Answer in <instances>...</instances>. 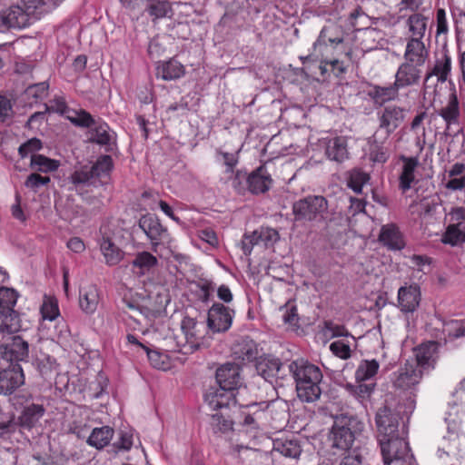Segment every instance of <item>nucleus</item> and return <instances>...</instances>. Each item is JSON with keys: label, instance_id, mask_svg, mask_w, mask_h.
I'll list each match as a JSON object with an SVG mask.
<instances>
[{"label": "nucleus", "instance_id": "f257e3e1", "mask_svg": "<svg viewBox=\"0 0 465 465\" xmlns=\"http://www.w3.org/2000/svg\"><path fill=\"white\" fill-rule=\"evenodd\" d=\"M217 388L211 387L204 394L205 402L213 409H227L236 403L235 392L242 385V368L235 362H225L215 371Z\"/></svg>", "mask_w": 465, "mask_h": 465}, {"label": "nucleus", "instance_id": "f03ea898", "mask_svg": "<svg viewBox=\"0 0 465 465\" xmlns=\"http://www.w3.org/2000/svg\"><path fill=\"white\" fill-rule=\"evenodd\" d=\"M289 371L295 381L297 395L301 401L313 402L320 398L322 372L318 366L300 359L289 364Z\"/></svg>", "mask_w": 465, "mask_h": 465}, {"label": "nucleus", "instance_id": "7ed1b4c3", "mask_svg": "<svg viewBox=\"0 0 465 465\" xmlns=\"http://www.w3.org/2000/svg\"><path fill=\"white\" fill-rule=\"evenodd\" d=\"M114 168V162L110 155H101L91 165H83L74 171L69 180L76 191L85 187H98L107 183L110 173Z\"/></svg>", "mask_w": 465, "mask_h": 465}, {"label": "nucleus", "instance_id": "20e7f679", "mask_svg": "<svg viewBox=\"0 0 465 465\" xmlns=\"http://www.w3.org/2000/svg\"><path fill=\"white\" fill-rule=\"evenodd\" d=\"M329 203L322 195H307L292 203V213L296 222L322 223L328 218Z\"/></svg>", "mask_w": 465, "mask_h": 465}, {"label": "nucleus", "instance_id": "39448f33", "mask_svg": "<svg viewBox=\"0 0 465 465\" xmlns=\"http://www.w3.org/2000/svg\"><path fill=\"white\" fill-rule=\"evenodd\" d=\"M353 423H356V420L351 417H341L334 421L328 437L331 449L341 451L351 449L357 439V432L351 429Z\"/></svg>", "mask_w": 465, "mask_h": 465}, {"label": "nucleus", "instance_id": "423d86ee", "mask_svg": "<svg viewBox=\"0 0 465 465\" xmlns=\"http://www.w3.org/2000/svg\"><path fill=\"white\" fill-rule=\"evenodd\" d=\"M138 227L150 241L153 252H156L160 245H169L172 242L168 229L162 224L158 216L153 213H147L141 215L138 220Z\"/></svg>", "mask_w": 465, "mask_h": 465}, {"label": "nucleus", "instance_id": "0eeeda50", "mask_svg": "<svg viewBox=\"0 0 465 465\" xmlns=\"http://www.w3.org/2000/svg\"><path fill=\"white\" fill-rule=\"evenodd\" d=\"M5 338L1 339L0 353L2 359L6 362L19 363L25 361L29 357V344L20 335H15L16 331L5 330Z\"/></svg>", "mask_w": 465, "mask_h": 465}, {"label": "nucleus", "instance_id": "6e6552de", "mask_svg": "<svg viewBox=\"0 0 465 465\" xmlns=\"http://www.w3.org/2000/svg\"><path fill=\"white\" fill-rule=\"evenodd\" d=\"M395 82L389 86H380L369 84L367 95L373 101L374 104L381 106L386 102L394 99L398 95L399 88L407 84V63H403L395 75Z\"/></svg>", "mask_w": 465, "mask_h": 465}, {"label": "nucleus", "instance_id": "1a4fd4ad", "mask_svg": "<svg viewBox=\"0 0 465 465\" xmlns=\"http://www.w3.org/2000/svg\"><path fill=\"white\" fill-rule=\"evenodd\" d=\"M385 465H406L407 440L400 433L379 439Z\"/></svg>", "mask_w": 465, "mask_h": 465}, {"label": "nucleus", "instance_id": "9d476101", "mask_svg": "<svg viewBox=\"0 0 465 465\" xmlns=\"http://www.w3.org/2000/svg\"><path fill=\"white\" fill-rule=\"evenodd\" d=\"M18 296V292L13 288H0V314L3 317V325L9 331H18L21 328L18 312L14 310Z\"/></svg>", "mask_w": 465, "mask_h": 465}, {"label": "nucleus", "instance_id": "9b49d317", "mask_svg": "<svg viewBox=\"0 0 465 465\" xmlns=\"http://www.w3.org/2000/svg\"><path fill=\"white\" fill-rule=\"evenodd\" d=\"M437 350L435 341L422 343L413 349L416 367L409 372V385L417 384L422 378L424 371L431 367L434 361V354Z\"/></svg>", "mask_w": 465, "mask_h": 465}, {"label": "nucleus", "instance_id": "f8f14e48", "mask_svg": "<svg viewBox=\"0 0 465 465\" xmlns=\"http://www.w3.org/2000/svg\"><path fill=\"white\" fill-rule=\"evenodd\" d=\"M200 327H203V322H199L195 318L188 315L184 316L181 322V329L185 337V342L180 347L178 351L183 354H191L198 351L202 345L203 335Z\"/></svg>", "mask_w": 465, "mask_h": 465}, {"label": "nucleus", "instance_id": "ddd939ff", "mask_svg": "<svg viewBox=\"0 0 465 465\" xmlns=\"http://www.w3.org/2000/svg\"><path fill=\"white\" fill-rule=\"evenodd\" d=\"M399 412H392L390 408L384 406L380 408L375 416V422L378 428V430L381 434H382V438H386L387 436L391 437L395 433H399L400 425H401L402 433L404 432V429L406 427V423L401 417H400Z\"/></svg>", "mask_w": 465, "mask_h": 465}, {"label": "nucleus", "instance_id": "4468645a", "mask_svg": "<svg viewBox=\"0 0 465 465\" xmlns=\"http://www.w3.org/2000/svg\"><path fill=\"white\" fill-rule=\"evenodd\" d=\"M233 314V310L214 302L208 311L207 326L213 332H224L232 326Z\"/></svg>", "mask_w": 465, "mask_h": 465}, {"label": "nucleus", "instance_id": "2eb2a0df", "mask_svg": "<svg viewBox=\"0 0 465 465\" xmlns=\"http://www.w3.org/2000/svg\"><path fill=\"white\" fill-rule=\"evenodd\" d=\"M88 141L104 146L105 152L112 153L116 148V135L105 122H95V124L89 129Z\"/></svg>", "mask_w": 465, "mask_h": 465}, {"label": "nucleus", "instance_id": "dca6fc26", "mask_svg": "<svg viewBox=\"0 0 465 465\" xmlns=\"http://www.w3.org/2000/svg\"><path fill=\"white\" fill-rule=\"evenodd\" d=\"M8 365L0 371V391L12 393L25 382L23 369L19 363L7 362Z\"/></svg>", "mask_w": 465, "mask_h": 465}, {"label": "nucleus", "instance_id": "f3484780", "mask_svg": "<svg viewBox=\"0 0 465 465\" xmlns=\"http://www.w3.org/2000/svg\"><path fill=\"white\" fill-rule=\"evenodd\" d=\"M282 366L281 360L272 354L260 356L255 361L257 373L271 383L275 378L280 377Z\"/></svg>", "mask_w": 465, "mask_h": 465}, {"label": "nucleus", "instance_id": "a211bd4d", "mask_svg": "<svg viewBox=\"0 0 465 465\" xmlns=\"http://www.w3.org/2000/svg\"><path fill=\"white\" fill-rule=\"evenodd\" d=\"M272 184V179L264 165H261L248 174L247 189L252 194L268 192Z\"/></svg>", "mask_w": 465, "mask_h": 465}, {"label": "nucleus", "instance_id": "6ab92c4d", "mask_svg": "<svg viewBox=\"0 0 465 465\" xmlns=\"http://www.w3.org/2000/svg\"><path fill=\"white\" fill-rule=\"evenodd\" d=\"M378 240L389 250L400 251L405 247L403 234L395 223L382 225Z\"/></svg>", "mask_w": 465, "mask_h": 465}, {"label": "nucleus", "instance_id": "aec40b11", "mask_svg": "<svg viewBox=\"0 0 465 465\" xmlns=\"http://www.w3.org/2000/svg\"><path fill=\"white\" fill-rule=\"evenodd\" d=\"M451 72V57L449 54V49L444 45L441 50L435 54L434 65L430 72L426 75V80L434 75L437 77L438 82L444 83L448 80Z\"/></svg>", "mask_w": 465, "mask_h": 465}, {"label": "nucleus", "instance_id": "412c9836", "mask_svg": "<svg viewBox=\"0 0 465 465\" xmlns=\"http://www.w3.org/2000/svg\"><path fill=\"white\" fill-rule=\"evenodd\" d=\"M0 20L2 25L7 28L21 29L32 24L28 15L25 14L23 7L18 5H12L3 10L0 14Z\"/></svg>", "mask_w": 465, "mask_h": 465}, {"label": "nucleus", "instance_id": "4be33fe9", "mask_svg": "<svg viewBox=\"0 0 465 465\" xmlns=\"http://www.w3.org/2000/svg\"><path fill=\"white\" fill-rule=\"evenodd\" d=\"M343 41V34L340 27L336 25L324 26L313 44V49L317 50L319 48L322 54H324L325 53H328L329 45H338L342 44Z\"/></svg>", "mask_w": 465, "mask_h": 465}, {"label": "nucleus", "instance_id": "5701e85b", "mask_svg": "<svg viewBox=\"0 0 465 465\" xmlns=\"http://www.w3.org/2000/svg\"><path fill=\"white\" fill-rule=\"evenodd\" d=\"M259 345L249 336L242 337L237 341L233 348V355L243 361H257L259 356Z\"/></svg>", "mask_w": 465, "mask_h": 465}, {"label": "nucleus", "instance_id": "b1692460", "mask_svg": "<svg viewBox=\"0 0 465 465\" xmlns=\"http://www.w3.org/2000/svg\"><path fill=\"white\" fill-rule=\"evenodd\" d=\"M185 74L184 66L175 58L162 61L157 64L156 76L164 81H173L183 77Z\"/></svg>", "mask_w": 465, "mask_h": 465}, {"label": "nucleus", "instance_id": "393cba45", "mask_svg": "<svg viewBox=\"0 0 465 465\" xmlns=\"http://www.w3.org/2000/svg\"><path fill=\"white\" fill-rule=\"evenodd\" d=\"M325 153L330 160L342 163L349 158L347 140L343 136L330 139L326 144Z\"/></svg>", "mask_w": 465, "mask_h": 465}, {"label": "nucleus", "instance_id": "a878e982", "mask_svg": "<svg viewBox=\"0 0 465 465\" xmlns=\"http://www.w3.org/2000/svg\"><path fill=\"white\" fill-rule=\"evenodd\" d=\"M99 303V292L95 285H88L80 289L79 306L86 314H93Z\"/></svg>", "mask_w": 465, "mask_h": 465}, {"label": "nucleus", "instance_id": "bb28decb", "mask_svg": "<svg viewBox=\"0 0 465 465\" xmlns=\"http://www.w3.org/2000/svg\"><path fill=\"white\" fill-rule=\"evenodd\" d=\"M45 412V409L42 404L31 403L25 406L18 418L20 426L27 429L33 428Z\"/></svg>", "mask_w": 465, "mask_h": 465}, {"label": "nucleus", "instance_id": "cd10ccee", "mask_svg": "<svg viewBox=\"0 0 465 465\" xmlns=\"http://www.w3.org/2000/svg\"><path fill=\"white\" fill-rule=\"evenodd\" d=\"M439 115L446 122V133L450 130L451 124L458 123L460 106L455 90L450 94L447 105L440 109Z\"/></svg>", "mask_w": 465, "mask_h": 465}, {"label": "nucleus", "instance_id": "c85d7f7f", "mask_svg": "<svg viewBox=\"0 0 465 465\" xmlns=\"http://www.w3.org/2000/svg\"><path fill=\"white\" fill-rule=\"evenodd\" d=\"M440 241L450 246H460L465 243V223L449 224Z\"/></svg>", "mask_w": 465, "mask_h": 465}, {"label": "nucleus", "instance_id": "c756f323", "mask_svg": "<svg viewBox=\"0 0 465 465\" xmlns=\"http://www.w3.org/2000/svg\"><path fill=\"white\" fill-rule=\"evenodd\" d=\"M32 365L44 379L50 378L57 367L55 359L42 351L34 355Z\"/></svg>", "mask_w": 465, "mask_h": 465}, {"label": "nucleus", "instance_id": "7c9ffc66", "mask_svg": "<svg viewBox=\"0 0 465 465\" xmlns=\"http://www.w3.org/2000/svg\"><path fill=\"white\" fill-rule=\"evenodd\" d=\"M114 430L110 426L94 428L93 429L86 442L90 446L94 447L97 450H102L110 443L114 437Z\"/></svg>", "mask_w": 465, "mask_h": 465}, {"label": "nucleus", "instance_id": "2f4dec72", "mask_svg": "<svg viewBox=\"0 0 465 465\" xmlns=\"http://www.w3.org/2000/svg\"><path fill=\"white\" fill-rule=\"evenodd\" d=\"M273 450L287 458H298L302 448L296 439L279 438L273 440Z\"/></svg>", "mask_w": 465, "mask_h": 465}, {"label": "nucleus", "instance_id": "473e14b6", "mask_svg": "<svg viewBox=\"0 0 465 465\" xmlns=\"http://www.w3.org/2000/svg\"><path fill=\"white\" fill-rule=\"evenodd\" d=\"M100 250L104 257L105 263L109 266L118 264L124 257L123 251L108 237L102 238Z\"/></svg>", "mask_w": 465, "mask_h": 465}, {"label": "nucleus", "instance_id": "72a5a7b5", "mask_svg": "<svg viewBox=\"0 0 465 465\" xmlns=\"http://www.w3.org/2000/svg\"><path fill=\"white\" fill-rule=\"evenodd\" d=\"M145 12L153 21L162 19L173 15V8L168 0H147Z\"/></svg>", "mask_w": 465, "mask_h": 465}, {"label": "nucleus", "instance_id": "f704fd0d", "mask_svg": "<svg viewBox=\"0 0 465 465\" xmlns=\"http://www.w3.org/2000/svg\"><path fill=\"white\" fill-rule=\"evenodd\" d=\"M428 57L424 43L417 38L409 41V67L422 65Z\"/></svg>", "mask_w": 465, "mask_h": 465}, {"label": "nucleus", "instance_id": "c9c22d12", "mask_svg": "<svg viewBox=\"0 0 465 465\" xmlns=\"http://www.w3.org/2000/svg\"><path fill=\"white\" fill-rule=\"evenodd\" d=\"M24 11L33 23L52 10V5L45 0H23Z\"/></svg>", "mask_w": 465, "mask_h": 465}, {"label": "nucleus", "instance_id": "e433bc0d", "mask_svg": "<svg viewBox=\"0 0 465 465\" xmlns=\"http://www.w3.org/2000/svg\"><path fill=\"white\" fill-rule=\"evenodd\" d=\"M157 264V258L151 252L145 251L138 252L131 262L134 269H139V272H137L139 275H144L156 267Z\"/></svg>", "mask_w": 465, "mask_h": 465}, {"label": "nucleus", "instance_id": "4c0bfd02", "mask_svg": "<svg viewBox=\"0 0 465 465\" xmlns=\"http://www.w3.org/2000/svg\"><path fill=\"white\" fill-rule=\"evenodd\" d=\"M391 181H399L400 188L405 192L407 190V156L401 154L391 166L390 173Z\"/></svg>", "mask_w": 465, "mask_h": 465}, {"label": "nucleus", "instance_id": "58836bf2", "mask_svg": "<svg viewBox=\"0 0 465 465\" xmlns=\"http://www.w3.org/2000/svg\"><path fill=\"white\" fill-rule=\"evenodd\" d=\"M404 111L402 108L396 106H387L381 116V126L396 128L401 122L403 121Z\"/></svg>", "mask_w": 465, "mask_h": 465}, {"label": "nucleus", "instance_id": "ea45409f", "mask_svg": "<svg viewBox=\"0 0 465 465\" xmlns=\"http://www.w3.org/2000/svg\"><path fill=\"white\" fill-rule=\"evenodd\" d=\"M379 368L380 364L376 360L361 361L355 371L356 381L363 382L371 379L377 374Z\"/></svg>", "mask_w": 465, "mask_h": 465}, {"label": "nucleus", "instance_id": "a19ab883", "mask_svg": "<svg viewBox=\"0 0 465 465\" xmlns=\"http://www.w3.org/2000/svg\"><path fill=\"white\" fill-rule=\"evenodd\" d=\"M370 176L361 169L354 168L347 173V186L354 193H361L364 184L368 183Z\"/></svg>", "mask_w": 465, "mask_h": 465}, {"label": "nucleus", "instance_id": "79ce46f5", "mask_svg": "<svg viewBox=\"0 0 465 465\" xmlns=\"http://www.w3.org/2000/svg\"><path fill=\"white\" fill-rule=\"evenodd\" d=\"M427 20L428 18L420 13L409 16V31L412 33L411 38L421 41L427 28Z\"/></svg>", "mask_w": 465, "mask_h": 465}, {"label": "nucleus", "instance_id": "37998d69", "mask_svg": "<svg viewBox=\"0 0 465 465\" xmlns=\"http://www.w3.org/2000/svg\"><path fill=\"white\" fill-rule=\"evenodd\" d=\"M375 383H363L357 382V384L347 383L345 385L346 391L362 401L371 395L374 391Z\"/></svg>", "mask_w": 465, "mask_h": 465}, {"label": "nucleus", "instance_id": "c03bdc74", "mask_svg": "<svg viewBox=\"0 0 465 465\" xmlns=\"http://www.w3.org/2000/svg\"><path fill=\"white\" fill-rule=\"evenodd\" d=\"M31 167L39 172L47 173L55 171L59 167V163L43 154H33L31 156Z\"/></svg>", "mask_w": 465, "mask_h": 465}, {"label": "nucleus", "instance_id": "a18cd8bd", "mask_svg": "<svg viewBox=\"0 0 465 465\" xmlns=\"http://www.w3.org/2000/svg\"><path fill=\"white\" fill-rule=\"evenodd\" d=\"M210 424L214 433H225L232 430L233 422L223 412H216L211 416Z\"/></svg>", "mask_w": 465, "mask_h": 465}, {"label": "nucleus", "instance_id": "49530a36", "mask_svg": "<svg viewBox=\"0 0 465 465\" xmlns=\"http://www.w3.org/2000/svg\"><path fill=\"white\" fill-rule=\"evenodd\" d=\"M49 84L46 82L34 84L25 89V94L28 99H31L30 103H37L46 96Z\"/></svg>", "mask_w": 465, "mask_h": 465}, {"label": "nucleus", "instance_id": "de8ad7c7", "mask_svg": "<svg viewBox=\"0 0 465 465\" xmlns=\"http://www.w3.org/2000/svg\"><path fill=\"white\" fill-rule=\"evenodd\" d=\"M411 262L412 264V277L414 278H421L422 274L426 273L425 267H430L431 259L426 255H412L411 257Z\"/></svg>", "mask_w": 465, "mask_h": 465}, {"label": "nucleus", "instance_id": "09e8293b", "mask_svg": "<svg viewBox=\"0 0 465 465\" xmlns=\"http://www.w3.org/2000/svg\"><path fill=\"white\" fill-rule=\"evenodd\" d=\"M75 116H68L69 121L75 126L82 128H91L95 124V120L85 110H79L74 112Z\"/></svg>", "mask_w": 465, "mask_h": 465}, {"label": "nucleus", "instance_id": "8fccbe9b", "mask_svg": "<svg viewBox=\"0 0 465 465\" xmlns=\"http://www.w3.org/2000/svg\"><path fill=\"white\" fill-rule=\"evenodd\" d=\"M259 245L264 248L272 247L279 241V232L272 228H261L258 230Z\"/></svg>", "mask_w": 465, "mask_h": 465}, {"label": "nucleus", "instance_id": "3c124183", "mask_svg": "<svg viewBox=\"0 0 465 465\" xmlns=\"http://www.w3.org/2000/svg\"><path fill=\"white\" fill-rule=\"evenodd\" d=\"M41 314L44 320H55L60 314L57 301L50 298L45 300L41 306Z\"/></svg>", "mask_w": 465, "mask_h": 465}, {"label": "nucleus", "instance_id": "603ef678", "mask_svg": "<svg viewBox=\"0 0 465 465\" xmlns=\"http://www.w3.org/2000/svg\"><path fill=\"white\" fill-rule=\"evenodd\" d=\"M144 351L146 352L147 358L153 368L159 370H165L167 368V355L158 351L151 350L149 347H144Z\"/></svg>", "mask_w": 465, "mask_h": 465}, {"label": "nucleus", "instance_id": "864d4df0", "mask_svg": "<svg viewBox=\"0 0 465 465\" xmlns=\"http://www.w3.org/2000/svg\"><path fill=\"white\" fill-rule=\"evenodd\" d=\"M330 351L333 355L341 360H348L351 356V345L344 340H339L331 342L330 344Z\"/></svg>", "mask_w": 465, "mask_h": 465}, {"label": "nucleus", "instance_id": "5fc2aeb1", "mask_svg": "<svg viewBox=\"0 0 465 465\" xmlns=\"http://www.w3.org/2000/svg\"><path fill=\"white\" fill-rule=\"evenodd\" d=\"M324 331L325 333H330L331 338L350 337L353 341H355V338L347 331V329L343 325L335 324L331 321L324 322Z\"/></svg>", "mask_w": 465, "mask_h": 465}, {"label": "nucleus", "instance_id": "6e6d98bb", "mask_svg": "<svg viewBox=\"0 0 465 465\" xmlns=\"http://www.w3.org/2000/svg\"><path fill=\"white\" fill-rule=\"evenodd\" d=\"M42 147V141L36 137H34L19 146L18 153L21 156V158H25L29 153H35L41 150Z\"/></svg>", "mask_w": 465, "mask_h": 465}, {"label": "nucleus", "instance_id": "4d7b16f0", "mask_svg": "<svg viewBox=\"0 0 465 465\" xmlns=\"http://www.w3.org/2000/svg\"><path fill=\"white\" fill-rule=\"evenodd\" d=\"M50 183L49 176H42L39 173H33L28 175L25 182V186L36 192L41 186H45Z\"/></svg>", "mask_w": 465, "mask_h": 465}, {"label": "nucleus", "instance_id": "13d9d810", "mask_svg": "<svg viewBox=\"0 0 465 465\" xmlns=\"http://www.w3.org/2000/svg\"><path fill=\"white\" fill-rule=\"evenodd\" d=\"M445 331L451 340L465 336V321H450L446 324Z\"/></svg>", "mask_w": 465, "mask_h": 465}, {"label": "nucleus", "instance_id": "bf43d9fd", "mask_svg": "<svg viewBox=\"0 0 465 465\" xmlns=\"http://www.w3.org/2000/svg\"><path fill=\"white\" fill-rule=\"evenodd\" d=\"M421 300L420 288L418 284L409 285V312H414L420 305Z\"/></svg>", "mask_w": 465, "mask_h": 465}, {"label": "nucleus", "instance_id": "052dcab7", "mask_svg": "<svg viewBox=\"0 0 465 465\" xmlns=\"http://www.w3.org/2000/svg\"><path fill=\"white\" fill-rule=\"evenodd\" d=\"M366 202L362 199H358L355 197H350V206L348 208L347 215L348 222L351 223V218L356 216L361 213H365Z\"/></svg>", "mask_w": 465, "mask_h": 465}, {"label": "nucleus", "instance_id": "680f3d73", "mask_svg": "<svg viewBox=\"0 0 465 465\" xmlns=\"http://www.w3.org/2000/svg\"><path fill=\"white\" fill-rule=\"evenodd\" d=\"M248 174L246 172L238 170L232 179V186L238 193L242 194L247 189Z\"/></svg>", "mask_w": 465, "mask_h": 465}, {"label": "nucleus", "instance_id": "e2e57ef3", "mask_svg": "<svg viewBox=\"0 0 465 465\" xmlns=\"http://www.w3.org/2000/svg\"><path fill=\"white\" fill-rule=\"evenodd\" d=\"M254 245H259L258 230L252 233H244L242 240V249L245 255H250Z\"/></svg>", "mask_w": 465, "mask_h": 465}, {"label": "nucleus", "instance_id": "0e129e2a", "mask_svg": "<svg viewBox=\"0 0 465 465\" xmlns=\"http://www.w3.org/2000/svg\"><path fill=\"white\" fill-rule=\"evenodd\" d=\"M108 386V379L101 372L96 376L95 381L92 384L91 389L94 391V397L98 399L102 396Z\"/></svg>", "mask_w": 465, "mask_h": 465}, {"label": "nucleus", "instance_id": "69168bd1", "mask_svg": "<svg viewBox=\"0 0 465 465\" xmlns=\"http://www.w3.org/2000/svg\"><path fill=\"white\" fill-rule=\"evenodd\" d=\"M13 113L11 101L5 95L0 94V122L5 123Z\"/></svg>", "mask_w": 465, "mask_h": 465}, {"label": "nucleus", "instance_id": "338daca9", "mask_svg": "<svg viewBox=\"0 0 465 465\" xmlns=\"http://www.w3.org/2000/svg\"><path fill=\"white\" fill-rule=\"evenodd\" d=\"M362 456L358 451L357 448L353 449L351 452L343 457L340 465H361Z\"/></svg>", "mask_w": 465, "mask_h": 465}, {"label": "nucleus", "instance_id": "774afa93", "mask_svg": "<svg viewBox=\"0 0 465 465\" xmlns=\"http://www.w3.org/2000/svg\"><path fill=\"white\" fill-rule=\"evenodd\" d=\"M445 187L451 191H460L465 188V176L450 177Z\"/></svg>", "mask_w": 465, "mask_h": 465}]
</instances>
